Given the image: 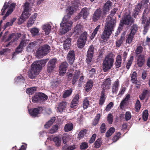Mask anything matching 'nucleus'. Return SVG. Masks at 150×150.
I'll list each match as a JSON object with an SVG mask.
<instances>
[{
  "label": "nucleus",
  "instance_id": "obj_1",
  "mask_svg": "<svg viewBox=\"0 0 150 150\" xmlns=\"http://www.w3.org/2000/svg\"><path fill=\"white\" fill-rule=\"evenodd\" d=\"M115 19L108 18L104 31L101 35V39L104 42H107L110 38L116 23Z\"/></svg>",
  "mask_w": 150,
  "mask_h": 150
},
{
  "label": "nucleus",
  "instance_id": "obj_2",
  "mask_svg": "<svg viewBox=\"0 0 150 150\" xmlns=\"http://www.w3.org/2000/svg\"><path fill=\"white\" fill-rule=\"evenodd\" d=\"M46 62V60L42 59L34 62L31 65V69L28 72V77L31 79H34L39 74L42 67L45 65Z\"/></svg>",
  "mask_w": 150,
  "mask_h": 150
},
{
  "label": "nucleus",
  "instance_id": "obj_3",
  "mask_svg": "<svg viewBox=\"0 0 150 150\" xmlns=\"http://www.w3.org/2000/svg\"><path fill=\"white\" fill-rule=\"evenodd\" d=\"M114 58V55L111 53H109L105 57L102 64V68L104 72L108 71L112 67Z\"/></svg>",
  "mask_w": 150,
  "mask_h": 150
},
{
  "label": "nucleus",
  "instance_id": "obj_4",
  "mask_svg": "<svg viewBox=\"0 0 150 150\" xmlns=\"http://www.w3.org/2000/svg\"><path fill=\"white\" fill-rule=\"evenodd\" d=\"M111 80L110 78L105 79L103 82V88L101 92L100 98L99 100V106H101L105 102L107 96L105 94V89H109L111 84Z\"/></svg>",
  "mask_w": 150,
  "mask_h": 150
},
{
  "label": "nucleus",
  "instance_id": "obj_5",
  "mask_svg": "<svg viewBox=\"0 0 150 150\" xmlns=\"http://www.w3.org/2000/svg\"><path fill=\"white\" fill-rule=\"evenodd\" d=\"M50 50V47L47 45L40 47L37 50L36 56L38 58H41L47 54Z\"/></svg>",
  "mask_w": 150,
  "mask_h": 150
},
{
  "label": "nucleus",
  "instance_id": "obj_6",
  "mask_svg": "<svg viewBox=\"0 0 150 150\" xmlns=\"http://www.w3.org/2000/svg\"><path fill=\"white\" fill-rule=\"evenodd\" d=\"M147 14L144 10L143 12L142 17V23L144 24L143 34L144 35L146 33L150 26V17L147 18Z\"/></svg>",
  "mask_w": 150,
  "mask_h": 150
},
{
  "label": "nucleus",
  "instance_id": "obj_7",
  "mask_svg": "<svg viewBox=\"0 0 150 150\" xmlns=\"http://www.w3.org/2000/svg\"><path fill=\"white\" fill-rule=\"evenodd\" d=\"M134 22V20L129 14L125 15L122 17L120 22L124 25H131Z\"/></svg>",
  "mask_w": 150,
  "mask_h": 150
},
{
  "label": "nucleus",
  "instance_id": "obj_8",
  "mask_svg": "<svg viewBox=\"0 0 150 150\" xmlns=\"http://www.w3.org/2000/svg\"><path fill=\"white\" fill-rule=\"evenodd\" d=\"M71 23L67 22L63 23L62 21L60 23V26L61 28L60 30V32L61 34H64L68 31L70 29V26L71 25Z\"/></svg>",
  "mask_w": 150,
  "mask_h": 150
},
{
  "label": "nucleus",
  "instance_id": "obj_9",
  "mask_svg": "<svg viewBox=\"0 0 150 150\" xmlns=\"http://www.w3.org/2000/svg\"><path fill=\"white\" fill-rule=\"evenodd\" d=\"M104 16L101 9L100 8H98L95 10L93 15L92 21L94 22H96L99 20L101 17H103Z\"/></svg>",
  "mask_w": 150,
  "mask_h": 150
},
{
  "label": "nucleus",
  "instance_id": "obj_10",
  "mask_svg": "<svg viewBox=\"0 0 150 150\" xmlns=\"http://www.w3.org/2000/svg\"><path fill=\"white\" fill-rule=\"evenodd\" d=\"M43 110L42 107H38L37 108H32L29 110L30 115L33 117H38V115L40 113V112Z\"/></svg>",
  "mask_w": 150,
  "mask_h": 150
},
{
  "label": "nucleus",
  "instance_id": "obj_11",
  "mask_svg": "<svg viewBox=\"0 0 150 150\" xmlns=\"http://www.w3.org/2000/svg\"><path fill=\"white\" fill-rule=\"evenodd\" d=\"M89 14L88 8L86 7H84L81 9L80 13L77 16V18L79 19L82 17L83 19H86Z\"/></svg>",
  "mask_w": 150,
  "mask_h": 150
},
{
  "label": "nucleus",
  "instance_id": "obj_12",
  "mask_svg": "<svg viewBox=\"0 0 150 150\" xmlns=\"http://www.w3.org/2000/svg\"><path fill=\"white\" fill-rule=\"evenodd\" d=\"M21 36V33H13L9 35L8 38L6 39V41H8L12 39L11 41L13 42L17 41Z\"/></svg>",
  "mask_w": 150,
  "mask_h": 150
},
{
  "label": "nucleus",
  "instance_id": "obj_13",
  "mask_svg": "<svg viewBox=\"0 0 150 150\" xmlns=\"http://www.w3.org/2000/svg\"><path fill=\"white\" fill-rule=\"evenodd\" d=\"M68 64L66 62L61 63L59 67V74L60 76H63L66 73L68 67Z\"/></svg>",
  "mask_w": 150,
  "mask_h": 150
},
{
  "label": "nucleus",
  "instance_id": "obj_14",
  "mask_svg": "<svg viewBox=\"0 0 150 150\" xmlns=\"http://www.w3.org/2000/svg\"><path fill=\"white\" fill-rule=\"evenodd\" d=\"M75 59V53L74 50H70L67 55V59L69 64H72Z\"/></svg>",
  "mask_w": 150,
  "mask_h": 150
},
{
  "label": "nucleus",
  "instance_id": "obj_15",
  "mask_svg": "<svg viewBox=\"0 0 150 150\" xmlns=\"http://www.w3.org/2000/svg\"><path fill=\"white\" fill-rule=\"evenodd\" d=\"M112 5V3L110 0L107 1L105 3L103 9V14L104 15L107 14L111 7Z\"/></svg>",
  "mask_w": 150,
  "mask_h": 150
},
{
  "label": "nucleus",
  "instance_id": "obj_16",
  "mask_svg": "<svg viewBox=\"0 0 150 150\" xmlns=\"http://www.w3.org/2000/svg\"><path fill=\"white\" fill-rule=\"evenodd\" d=\"M145 62V58L144 55H140L137 58L136 62V65L139 67H141L143 66Z\"/></svg>",
  "mask_w": 150,
  "mask_h": 150
},
{
  "label": "nucleus",
  "instance_id": "obj_17",
  "mask_svg": "<svg viewBox=\"0 0 150 150\" xmlns=\"http://www.w3.org/2000/svg\"><path fill=\"white\" fill-rule=\"evenodd\" d=\"M119 81L116 79L112 84V92L113 94H116L118 91L119 86Z\"/></svg>",
  "mask_w": 150,
  "mask_h": 150
},
{
  "label": "nucleus",
  "instance_id": "obj_18",
  "mask_svg": "<svg viewBox=\"0 0 150 150\" xmlns=\"http://www.w3.org/2000/svg\"><path fill=\"white\" fill-rule=\"evenodd\" d=\"M126 34V31H124L122 34L120 39L116 41V47H119L121 46L123 41L125 40Z\"/></svg>",
  "mask_w": 150,
  "mask_h": 150
},
{
  "label": "nucleus",
  "instance_id": "obj_19",
  "mask_svg": "<svg viewBox=\"0 0 150 150\" xmlns=\"http://www.w3.org/2000/svg\"><path fill=\"white\" fill-rule=\"evenodd\" d=\"M142 6V4L141 3H138L136 6L134 11L132 13L133 16L134 18H136L138 15L140 11H141Z\"/></svg>",
  "mask_w": 150,
  "mask_h": 150
},
{
  "label": "nucleus",
  "instance_id": "obj_20",
  "mask_svg": "<svg viewBox=\"0 0 150 150\" xmlns=\"http://www.w3.org/2000/svg\"><path fill=\"white\" fill-rule=\"evenodd\" d=\"M71 38H68L65 40L64 42V49L65 50H67L70 49L71 46Z\"/></svg>",
  "mask_w": 150,
  "mask_h": 150
},
{
  "label": "nucleus",
  "instance_id": "obj_21",
  "mask_svg": "<svg viewBox=\"0 0 150 150\" xmlns=\"http://www.w3.org/2000/svg\"><path fill=\"white\" fill-rule=\"evenodd\" d=\"M80 72L81 71L80 70H76L75 71L72 79V83L73 85H74L78 80L80 76Z\"/></svg>",
  "mask_w": 150,
  "mask_h": 150
},
{
  "label": "nucleus",
  "instance_id": "obj_22",
  "mask_svg": "<svg viewBox=\"0 0 150 150\" xmlns=\"http://www.w3.org/2000/svg\"><path fill=\"white\" fill-rule=\"evenodd\" d=\"M79 95L78 94L76 95L72 100L71 105V108H76V106L77 105L79 102Z\"/></svg>",
  "mask_w": 150,
  "mask_h": 150
},
{
  "label": "nucleus",
  "instance_id": "obj_23",
  "mask_svg": "<svg viewBox=\"0 0 150 150\" xmlns=\"http://www.w3.org/2000/svg\"><path fill=\"white\" fill-rule=\"evenodd\" d=\"M28 11H24L23 12L21 16L19 19V21H21V23L23 22L26 19L28 18L29 17Z\"/></svg>",
  "mask_w": 150,
  "mask_h": 150
},
{
  "label": "nucleus",
  "instance_id": "obj_24",
  "mask_svg": "<svg viewBox=\"0 0 150 150\" xmlns=\"http://www.w3.org/2000/svg\"><path fill=\"white\" fill-rule=\"evenodd\" d=\"M37 16V14L36 13H35L31 16L27 23V25L28 27H31L35 21L36 20Z\"/></svg>",
  "mask_w": 150,
  "mask_h": 150
},
{
  "label": "nucleus",
  "instance_id": "obj_25",
  "mask_svg": "<svg viewBox=\"0 0 150 150\" xmlns=\"http://www.w3.org/2000/svg\"><path fill=\"white\" fill-rule=\"evenodd\" d=\"M122 57L120 55H118L116 58L115 62V69H118L121 66L122 64Z\"/></svg>",
  "mask_w": 150,
  "mask_h": 150
},
{
  "label": "nucleus",
  "instance_id": "obj_26",
  "mask_svg": "<svg viewBox=\"0 0 150 150\" xmlns=\"http://www.w3.org/2000/svg\"><path fill=\"white\" fill-rule=\"evenodd\" d=\"M149 93H150L149 90L148 89H144L142 93L139 96L140 100H144L145 97L147 95H148Z\"/></svg>",
  "mask_w": 150,
  "mask_h": 150
},
{
  "label": "nucleus",
  "instance_id": "obj_27",
  "mask_svg": "<svg viewBox=\"0 0 150 150\" xmlns=\"http://www.w3.org/2000/svg\"><path fill=\"white\" fill-rule=\"evenodd\" d=\"M67 105L66 102H62L60 103L58 107V110L60 112H62L65 110Z\"/></svg>",
  "mask_w": 150,
  "mask_h": 150
},
{
  "label": "nucleus",
  "instance_id": "obj_28",
  "mask_svg": "<svg viewBox=\"0 0 150 150\" xmlns=\"http://www.w3.org/2000/svg\"><path fill=\"white\" fill-rule=\"evenodd\" d=\"M73 125L72 123L69 122L66 124L65 126L64 129L65 132H68L71 131L73 129Z\"/></svg>",
  "mask_w": 150,
  "mask_h": 150
},
{
  "label": "nucleus",
  "instance_id": "obj_29",
  "mask_svg": "<svg viewBox=\"0 0 150 150\" xmlns=\"http://www.w3.org/2000/svg\"><path fill=\"white\" fill-rule=\"evenodd\" d=\"M40 102L45 101L48 98V96L44 93L40 92L38 93Z\"/></svg>",
  "mask_w": 150,
  "mask_h": 150
},
{
  "label": "nucleus",
  "instance_id": "obj_30",
  "mask_svg": "<svg viewBox=\"0 0 150 150\" xmlns=\"http://www.w3.org/2000/svg\"><path fill=\"white\" fill-rule=\"evenodd\" d=\"M93 86V83L91 81H89L86 84L85 89L86 92H88L90 91Z\"/></svg>",
  "mask_w": 150,
  "mask_h": 150
},
{
  "label": "nucleus",
  "instance_id": "obj_31",
  "mask_svg": "<svg viewBox=\"0 0 150 150\" xmlns=\"http://www.w3.org/2000/svg\"><path fill=\"white\" fill-rule=\"evenodd\" d=\"M51 28V26L49 24H46L43 26V30L45 32V33L46 35H48L50 33Z\"/></svg>",
  "mask_w": 150,
  "mask_h": 150
},
{
  "label": "nucleus",
  "instance_id": "obj_32",
  "mask_svg": "<svg viewBox=\"0 0 150 150\" xmlns=\"http://www.w3.org/2000/svg\"><path fill=\"white\" fill-rule=\"evenodd\" d=\"M138 27L137 25L136 24L133 25L131 27V31L129 34L134 36L138 30Z\"/></svg>",
  "mask_w": 150,
  "mask_h": 150
},
{
  "label": "nucleus",
  "instance_id": "obj_33",
  "mask_svg": "<svg viewBox=\"0 0 150 150\" xmlns=\"http://www.w3.org/2000/svg\"><path fill=\"white\" fill-rule=\"evenodd\" d=\"M55 117H52L50 120L46 122V124L44 125L45 128L46 129H48L52 125L53 122L55 121Z\"/></svg>",
  "mask_w": 150,
  "mask_h": 150
},
{
  "label": "nucleus",
  "instance_id": "obj_34",
  "mask_svg": "<svg viewBox=\"0 0 150 150\" xmlns=\"http://www.w3.org/2000/svg\"><path fill=\"white\" fill-rule=\"evenodd\" d=\"M100 117V114H98L95 117L94 119L93 120L92 125V126H96L99 122V120Z\"/></svg>",
  "mask_w": 150,
  "mask_h": 150
},
{
  "label": "nucleus",
  "instance_id": "obj_35",
  "mask_svg": "<svg viewBox=\"0 0 150 150\" xmlns=\"http://www.w3.org/2000/svg\"><path fill=\"white\" fill-rule=\"evenodd\" d=\"M131 81L132 83H136L137 81V74L136 71H134L130 74Z\"/></svg>",
  "mask_w": 150,
  "mask_h": 150
},
{
  "label": "nucleus",
  "instance_id": "obj_36",
  "mask_svg": "<svg viewBox=\"0 0 150 150\" xmlns=\"http://www.w3.org/2000/svg\"><path fill=\"white\" fill-rule=\"evenodd\" d=\"M72 92V88H70L69 90H66L63 95V98H66L67 97H69L71 95Z\"/></svg>",
  "mask_w": 150,
  "mask_h": 150
},
{
  "label": "nucleus",
  "instance_id": "obj_37",
  "mask_svg": "<svg viewBox=\"0 0 150 150\" xmlns=\"http://www.w3.org/2000/svg\"><path fill=\"white\" fill-rule=\"evenodd\" d=\"M86 42L79 38L77 41V43L78 47L80 48H83L85 46Z\"/></svg>",
  "mask_w": 150,
  "mask_h": 150
},
{
  "label": "nucleus",
  "instance_id": "obj_38",
  "mask_svg": "<svg viewBox=\"0 0 150 150\" xmlns=\"http://www.w3.org/2000/svg\"><path fill=\"white\" fill-rule=\"evenodd\" d=\"M39 31V30L38 28H33L30 29V32L32 35L35 36L38 35Z\"/></svg>",
  "mask_w": 150,
  "mask_h": 150
},
{
  "label": "nucleus",
  "instance_id": "obj_39",
  "mask_svg": "<svg viewBox=\"0 0 150 150\" xmlns=\"http://www.w3.org/2000/svg\"><path fill=\"white\" fill-rule=\"evenodd\" d=\"M115 129L113 127H111L106 133V136L107 137L110 136L115 132Z\"/></svg>",
  "mask_w": 150,
  "mask_h": 150
},
{
  "label": "nucleus",
  "instance_id": "obj_40",
  "mask_svg": "<svg viewBox=\"0 0 150 150\" xmlns=\"http://www.w3.org/2000/svg\"><path fill=\"white\" fill-rule=\"evenodd\" d=\"M87 37L88 34L87 32L86 31H84L81 34L79 38L86 42Z\"/></svg>",
  "mask_w": 150,
  "mask_h": 150
},
{
  "label": "nucleus",
  "instance_id": "obj_41",
  "mask_svg": "<svg viewBox=\"0 0 150 150\" xmlns=\"http://www.w3.org/2000/svg\"><path fill=\"white\" fill-rule=\"evenodd\" d=\"M53 140L55 143L56 146H60L61 143V138L57 137H55L53 138Z\"/></svg>",
  "mask_w": 150,
  "mask_h": 150
},
{
  "label": "nucleus",
  "instance_id": "obj_42",
  "mask_svg": "<svg viewBox=\"0 0 150 150\" xmlns=\"http://www.w3.org/2000/svg\"><path fill=\"white\" fill-rule=\"evenodd\" d=\"M102 144V141L101 139L98 138L94 143V147L97 149L99 148Z\"/></svg>",
  "mask_w": 150,
  "mask_h": 150
},
{
  "label": "nucleus",
  "instance_id": "obj_43",
  "mask_svg": "<svg viewBox=\"0 0 150 150\" xmlns=\"http://www.w3.org/2000/svg\"><path fill=\"white\" fill-rule=\"evenodd\" d=\"M36 91V88L33 87L28 88L26 91V93L29 95H32Z\"/></svg>",
  "mask_w": 150,
  "mask_h": 150
},
{
  "label": "nucleus",
  "instance_id": "obj_44",
  "mask_svg": "<svg viewBox=\"0 0 150 150\" xmlns=\"http://www.w3.org/2000/svg\"><path fill=\"white\" fill-rule=\"evenodd\" d=\"M134 36L129 34L127 37H126V43L130 44L132 42Z\"/></svg>",
  "mask_w": 150,
  "mask_h": 150
},
{
  "label": "nucleus",
  "instance_id": "obj_45",
  "mask_svg": "<svg viewBox=\"0 0 150 150\" xmlns=\"http://www.w3.org/2000/svg\"><path fill=\"white\" fill-rule=\"evenodd\" d=\"M141 103L139 100L137 99L135 104V108L136 112H139L141 108Z\"/></svg>",
  "mask_w": 150,
  "mask_h": 150
},
{
  "label": "nucleus",
  "instance_id": "obj_46",
  "mask_svg": "<svg viewBox=\"0 0 150 150\" xmlns=\"http://www.w3.org/2000/svg\"><path fill=\"white\" fill-rule=\"evenodd\" d=\"M88 97H86L83 100V108L86 109L88 106L89 104V102L88 99Z\"/></svg>",
  "mask_w": 150,
  "mask_h": 150
},
{
  "label": "nucleus",
  "instance_id": "obj_47",
  "mask_svg": "<svg viewBox=\"0 0 150 150\" xmlns=\"http://www.w3.org/2000/svg\"><path fill=\"white\" fill-rule=\"evenodd\" d=\"M148 112L147 110H145L143 112L142 117L143 120L145 121H146L148 117Z\"/></svg>",
  "mask_w": 150,
  "mask_h": 150
},
{
  "label": "nucleus",
  "instance_id": "obj_48",
  "mask_svg": "<svg viewBox=\"0 0 150 150\" xmlns=\"http://www.w3.org/2000/svg\"><path fill=\"white\" fill-rule=\"evenodd\" d=\"M39 98L38 93H35V95L32 97V99L33 103H37L40 102Z\"/></svg>",
  "mask_w": 150,
  "mask_h": 150
},
{
  "label": "nucleus",
  "instance_id": "obj_49",
  "mask_svg": "<svg viewBox=\"0 0 150 150\" xmlns=\"http://www.w3.org/2000/svg\"><path fill=\"white\" fill-rule=\"evenodd\" d=\"M133 56H131L127 63L126 67L127 69H129L130 67L132 64V62L133 60Z\"/></svg>",
  "mask_w": 150,
  "mask_h": 150
},
{
  "label": "nucleus",
  "instance_id": "obj_50",
  "mask_svg": "<svg viewBox=\"0 0 150 150\" xmlns=\"http://www.w3.org/2000/svg\"><path fill=\"white\" fill-rule=\"evenodd\" d=\"M58 129V126L57 125H54L50 129V132L51 134H53L56 132Z\"/></svg>",
  "mask_w": 150,
  "mask_h": 150
},
{
  "label": "nucleus",
  "instance_id": "obj_51",
  "mask_svg": "<svg viewBox=\"0 0 150 150\" xmlns=\"http://www.w3.org/2000/svg\"><path fill=\"white\" fill-rule=\"evenodd\" d=\"M94 50V48L93 45H91L89 47L87 54L93 56Z\"/></svg>",
  "mask_w": 150,
  "mask_h": 150
},
{
  "label": "nucleus",
  "instance_id": "obj_52",
  "mask_svg": "<svg viewBox=\"0 0 150 150\" xmlns=\"http://www.w3.org/2000/svg\"><path fill=\"white\" fill-rule=\"evenodd\" d=\"M87 131L86 129L81 130L78 134L79 137L80 139L83 138L84 135L86 134Z\"/></svg>",
  "mask_w": 150,
  "mask_h": 150
},
{
  "label": "nucleus",
  "instance_id": "obj_53",
  "mask_svg": "<svg viewBox=\"0 0 150 150\" xmlns=\"http://www.w3.org/2000/svg\"><path fill=\"white\" fill-rule=\"evenodd\" d=\"M13 11V9L12 8H9L8 9L5 15L3 17V20H5L6 17L8 16L9 15L11 14Z\"/></svg>",
  "mask_w": 150,
  "mask_h": 150
},
{
  "label": "nucleus",
  "instance_id": "obj_54",
  "mask_svg": "<svg viewBox=\"0 0 150 150\" xmlns=\"http://www.w3.org/2000/svg\"><path fill=\"white\" fill-rule=\"evenodd\" d=\"M15 80L17 82L24 83L25 79L23 76L20 75L15 78Z\"/></svg>",
  "mask_w": 150,
  "mask_h": 150
},
{
  "label": "nucleus",
  "instance_id": "obj_55",
  "mask_svg": "<svg viewBox=\"0 0 150 150\" xmlns=\"http://www.w3.org/2000/svg\"><path fill=\"white\" fill-rule=\"evenodd\" d=\"M7 2H5V3L4 4V5L3 7V8L1 10V15H4L5 11L8 8L9 6V5H8L7 4H6Z\"/></svg>",
  "mask_w": 150,
  "mask_h": 150
},
{
  "label": "nucleus",
  "instance_id": "obj_56",
  "mask_svg": "<svg viewBox=\"0 0 150 150\" xmlns=\"http://www.w3.org/2000/svg\"><path fill=\"white\" fill-rule=\"evenodd\" d=\"M93 57V55L87 54L86 61L88 64H89L91 62Z\"/></svg>",
  "mask_w": 150,
  "mask_h": 150
},
{
  "label": "nucleus",
  "instance_id": "obj_57",
  "mask_svg": "<svg viewBox=\"0 0 150 150\" xmlns=\"http://www.w3.org/2000/svg\"><path fill=\"white\" fill-rule=\"evenodd\" d=\"M132 117V115L130 112L129 111H127L125 113V120L127 122Z\"/></svg>",
  "mask_w": 150,
  "mask_h": 150
},
{
  "label": "nucleus",
  "instance_id": "obj_58",
  "mask_svg": "<svg viewBox=\"0 0 150 150\" xmlns=\"http://www.w3.org/2000/svg\"><path fill=\"white\" fill-rule=\"evenodd\" d=\"M118 9L117 8H114L110 12V14L108 18H113L112 17L116 13Z\"/></svg>",
  "mask_w": 150,
  "mask_h": 150
},
{
  "label": "nucleus",
  "instance_id": "obj_59",
  "mask_svg": "<svg viewBox=\"0 0 150 150\" xmlns=\"http://www.w3.org/2000/svg\"><path fill=\"white\" fill-rule=\"evenodd\" d=\"M124 25L120 23V22L119 26L118 27L115 36L119 34L121 31L122 30Z\"/></svg>",
  "mask_w": 150,
  "mask_h": 150
},
{
  "label": "nucleus",
  "instance_id": "obj_60",
  "mask_svg": "<svg viewBox=\"0 0 150 150\" xmlns=\"http://www.w3.org/2000/svg\"><path fill=\"white\" fill-rule=\"evenodd\" d=\"M47 70L48 72L51 73L52 72L53 70L55 67V66H54L50 64V63H48L47 64Z\"/></svg>",
  "mask_w": 150,
  "mask_h": 150
},
{
  "label": "nucleus",
  "instance_id": "obj_61",
  "mask_svg": "<svg viewBox=\"0 0 150 150\" xmlns=\"http://www.w3.org/2000/svg\"><path fill=\"white\" fill-rule=\"evenodd\" d=\"M121 135V133L120 132L117 133L116 134L114 137L112 139L113 142H116L120 138Z\"/></svg>",
  "mask_w": 150,
  "mask_h": 150
},
{
  "label": "nucleus",
  "instance_id": "obj_62",
  "mask_svg": "<svg viewBox=\"0 0 150 150\" xmlns=\"http://www.w3.org/2000/svg\"><path fill=\"white\" fill-rule=\"evenodd\" d=\"M106 130L105 125L104 123H103L100 126V132L101 133L105 132Z\"/></svg>",
  "mask_w": 150,
  "mask_h": 150
},
{
  "label": "nucleus",
  "instance_id": "obj_63",
  "mask_svg": "<svg viewBox=\"0 0 150 150\" xmlns=\"http://www.w3.org/2000/svg\"><path fill=\"white\" fill-rule=\"evenodd\" d=\"M81 26L80 25H77L75 28L74 32L76 33V34H78L81 29Z\"/></svg>",
  "mask_w": 150,
  "mask_h": 150
},
{
  "label": "nucleus",
  "instance_id": "obj_64",
  "mask_svg": "<svg viewBox=\"0 0 150 150\" xmlns=\"http://www.w3.org/2000/svg\"><path fill=\"white\" fill-rule=\"evenodd\" d=\"M88 147V144L86 142H83L80 145V148L81 150L85 149Z\"/></svg>",
  "mask_w": 150,
  "mask_h": 150
}]
</instances>
